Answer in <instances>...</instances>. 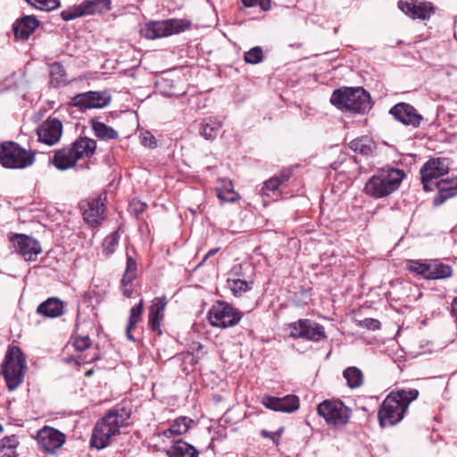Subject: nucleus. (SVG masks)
Listing matches in <instances>:
<instances>
[{
	"mask_svg": "<svg viewBox=\"0 0 457 457\" xmlns=\"http://www.w3.org/2000/svg\"><path fill=\"white\" fill-rule=\"evenodd\" d=\"M35 161V153L27 151L18 143L5 141L0 145V163L6 169H25Z\"/></svg>",
	"mask_w": 457,
	"mask_h": 457,
	"instance_id": "nucleus-6",
	"label": "nucleus"
},
{
	"mask_svg": "<svg viewBox=\"0 0 457 457\" xmlns=\"http://www.w3.org/2000/svg\"><path fill=\"white\" fill-rule=\"evenodd\" d=\"M419 391L415 388L402 389L391 393L383 401L378 412L379 425L382 428L399 423L409 408L410 403L417 399Z\"/></svg>",
	"mask_w": 457,
	"mask_h": 457,
	"instance_id": "nucleus-2",
	"label": "nucleus"
},
{
	"mask_svg": "<svg viewBox=\"0 0 457 457\" xmlns=\"http://www.w3.org/2000/svg\"><path fill=\"white\" fill-rule=\"evenodd\" d=\"M111 94L104 91H87L76 95L71 98L72 106L80 111L87 109H103L110 104Z\"/></svg>",
	"mask_w": 457,
	"mask_h": 457,
	"instance_id": "nucleus-13",
	"label": "nucleus"
},
{
	"mask_svg": "<svg viewBox=\"0 0 457 457\" xmlns=\"http://www.w3.org/2000/svg\"><path fill=\"white\" fill-rule=\"evenodd\" d=\"M139 139L141 145L145 147H149L152 149L157 147V141L154 136L147 130L140 133Z\"/></svg>",
	"mask_w": 457,
	"mask_h": 457,
	"instance_id": "nucleus-45",
	"label": "nucleus"
},
{
	"mask_svg": "<svg viewBox=\"0 0 457 457\" xmlns=\"http://www.w3.org/2000/svg\"><path fill=\"white\" fill-rule=\"evenodd\" d=\"M11 241L16 252L22 255L26 261H36L42 251L39 242L25 234H15L11 237Z\"/></svg>",
	"mask_w": 457,
	"mask_h": 457,
	"instance_id": "nucleus-16",
	"label": "nucleus"
},
{
	"mask_svg": "<svg viewBox=\"0 0 457 457\" xmlns=\"http://www.w3.org/2000/svg\"><path fill=\"white\" fill-rule=\"evenodd\" d=\"M449 171L448 162L444 158H433L428 160L420 168V180L423 189L432 191L437 180Z\"/></svg>",
	"mask_w": 457,
	"mask_h": 457,
	"instance_id": "nucleus-11",
	"label": "nucleus"
},
{
	"mask_svg": "<svg viewBox=\"0 0 457 457\" xmlns=\"http://www.w3.org/2000/svg\"><path fill=\"white\" fill-rule=\"evenodd\" d=\"M272 434H274V432H270V431H268V430H266V429H262V430L261 431V436H262V437L270 438V439H271V440H272Z\"/></svg>",
	"mask_w": 457,
	"mask_h": 457,
	"instance_id": "nucleus-55",
	"label": "nucleus"
},
{
	"mask_svg": "<svg viewBox=\"0 0 457 457\" xmlns=\"http://www.w3.org/2000/svg\"><path fill=\"white\" fill-rule=\"evenodd\" d=\"M243 315L244 313L232 304L217 301L208 311L207 318L212 327L227 328L238 324Z\"/></svg>",
	"mask_w": 457,
	"mask_h": 457,
	"instance_id": "nucleus-8",
	"label": "nucleus"
},
{
	"mask_svg": "<svg viewBox=\"0 0 457 457\" xmlns=\"http://www.w3.org/2000/svg\"><path fill=\"white\" fill-rule=\"evenodd\" d=\"M111 9V0H84L79 4L62 11L60 15L64 21H70L87 15L101 14Z\"/></svg>",
	"mask_w": 457,
	"mask_h": 457,
	"instance_id": "nucleus-10",
	"label": "nucleus"
},
{
	"mask_svg": "<svg viewBox=\"0 0 457 457\" xmlns=\"http://www.w3.org/2000/svg\"><path fill=\"white\" fill-rule=\"evenodd\" d=\"M227 283L235 296H240L251 288L247 281L240 278H228Z\"/></svg>",
	"mask_w": 457,
	"mask_h": 457,
	"instance_id": "nucleus-40",
	"label": "nucleus"
},
{
	"mask_svg": "<svg viewBox=\"0 0 457 457\" xmlns=\"http://www.w3.org/2000/svg\"><path fill=\"white\" fill-rule=\"evenodd\" d=\"M93 374V370H90L86 372V376H91Z\"/></svg>",
	"mask_w": 457,
	"mask_h": 457,
	"instance_id": "nucleus-56",
	"label": "nucleus"
},
{
	"mask_svg": "<svg viewBox=\"0 0 457 457\" xmlns=\"http://www.w3.org/2000/svg\"><path fill=\"white\" fill-rule=\"evenodd\" d=\"M73 346L79 352H83L91 346V340L88 336H80L74 338Z\"/></svg>",
	"mask_w": 457,
	"mask_h": 457,
	"instance_id": "nucleus-46",
	"label": "nucleus"
},
{
	"mask_svg": "<svg viewBox=\"0 0 457 457\" xmlns=\"http://www.w3.org/2000/svg\"><path fill=\"white\" fill-rule=\"evenodd\" d=\"M190 25V21L185 19L151 21L140 29L139 33L145 38L156 39L183 32Z\"/></svg>",
	"mask_w": 457,
	"mask_h": 457,
	"instance_id": "nucleus-7",
	"label": "nucleus"
},
{
	"mask_svg": "<svg viewBox=\"0 0 457 457\" xmlns=\"http://www.w3.org/2000/svg\"><path fill=\"white\" fill-rule=\"evenodd\" d=\"M20 445L15 435L0 439V457H18L17 448Z\"/></svg>",
	"mask_w": 457,
	"mask_h": 457,
	"instance_id": "nucleus-33",
	"label": "nucleus"
},
{
	"mask_svg": "<svg viewBox=\"0 0 457 457\" xmlns=\"http://www.w3.org/2000/svg\"><path fill=\"white\" fill-rule=\"evenodd\" d=\"M263 59V52L261 46H254L245 53L244 60L246 63L257 64Z\"/></svg>",
	"mask_w": 457,
	"mask_h": 457,
	"instance_id": "nucleus-42",
	"label": "nucleus"
},
{
	"mask_svg": "<svg viewBox=\"0 0 457 457\" xmlns=\"http://www.w3.org/2000/svg\"><path fill=\"white\" fill-rule=\"evenodd\" d=\"M3 428H2V425L0 424V432L2 431Z\"/></svg>",
	"mask_w": 457,
	"mask_h": 457,
	"instance_id": "nucleus-57",
	"label": "nucleus"
},
{
	"mask_svg": "<svg viewBox=\"0 0 457 457\" xmlns=\"http://www.w3.org/2000/svg\"><path fill=\"white\" fill-rule=\"evenodd\" d=\"M281 185L279 180L274 176L264 182L262 192L266 196L278 195V190Z\"/></svg>",
	"mask_w": 457,
	"mask_h": 457,
	"instance_id": "nucleus-43",
	"label": "nucleus"
},
{
	"mask_svg": "<svg viewBox=\"0 0 457 457\" xmlns=\"http://www.w3.org/2000/svg\"><path fill=\"white\" fill-rule=\"evenodd\" d=\"M147 205L145 203L136 198L133 199L129 205V212L137 217L143 213Z\"/></svg>",
	"mask_w": 457,
	"mask_h": 457,
	"instance_id": "nucleus-47",
	"label": "nucleus"
},
{
	"mask_svg": "<svg viewBox=\"0 0 457 457\" xmlns=\"http://www.w3.org/2000/svg\"><path fill=\"white\" fill-rule=\"evenodd\" d=\"M349 147L363 156H370L376 149V143L369 137H361L352 140Z\"/></svg>",
	"mask_w": 457,
	"mask_h": 457,
	"instance_id": "nucleus-28",
	"label": "nucleus"
},
{
	"mask_svg": "<svg viewBox=\"0 0 457 457\" xmlns=\"http://www.w3.org/2000/svg\"><path fill=\"white\" fill-rule=\"evenodd\" d=\"M120 287H121L122 295L125 297L130 298L132 296L133 290L131 288H129L128 286L122 287L121 285H120Z\"/></svg>",
	"mask_w": 457,
	"mask_h": 457,
	"instance_id": "nucleus-53",
	"label": "nucleus"
},
{
	"mask_svg": "<svg viewBox=\"0 0 457 457\" xmlns=\"http://www.w3.org/2000/svg\"><path fill=\"white\" fill-rule=\"evenodd\" d=\"M64 303L57 297H50L37 308V313L46 318H57L63 314Z\"/></svg>",
	"mask_w": 457,
	"mask_h": 457,
	"instance_id": "nucleus-24",
	"label": "nucleus"
},
{
	"mask_svg": "<svg viewBox=\"0 0 457 457\" xmlns=\"http://www.w3.org/2000/svg\"><path fill=\"white\" fill-rule=\"evenodd\" d=\"M398 8L413 20L426 21L435 12L432 3L419 0H399Z\"/></svg>",
	"mask_w": 457,
	"mask_h": 457,
	"instance_id": "nucleus-15",
	"label": "nucleus"
},
{
	"mask_svg": "<svg viewBox=\"0 0 457 457\" xmlns=\"http://www.w3.org/2000/svg\"><path fill=\"white\" fill-rule=\"evenodd\" d=\"M119 238H120V236H119L118 231H114V232L111 233L110 235H108L104 239L102 247H103V253L106 256H110L115 252L116 247L119 244Z\"/></svg>",
	"mask_w": 457,
	"mask_h": 457,
	"instance_id": "nucleus-39",
	"label": "nucleus"
},
{
	"mask_svg": "<svg viewBox=\"0 0 457 457\" xmlns=\"http://www.w3.org/2000/svg\"><path fill=\"white\" fill-rule=\"evenodd\" d=\"M74 156L77 160L90 158L96 149V141L87 137H79L72 144Z\"/></svg>",
	"mask_w": 457,
	"mask_h": 457,
	"instance_id": "nucleus-25",
	"label": "nucleus"
},
{
	"mask_svg": "<svg viewBox=\"0 0 457 457\" xmlns=\"http://www.w3.org/2000/svg\"><path fill=\"white\" fill-rule=\"evenodd\" d=\"M39 447L46 453H54L65 442V436L59 430L46 427L37 435Z\"/></svg>",
	"mask_w": 457,
	"mask_h": 457,
	"instance_id": "nucleus-19",
	"label": "nucleus"
},
{
	"mask_svg": "<svg viewBox=\"0 0 457 457\" xmlns=\"http://www.w3.org/2000/svg\"><path fill=\"white\" fill-rule=\"evenodd\" d=\"M221 122L212 117L206 118L201 123L200 134L206 140L214 139L221 129Z\"/></svg>",
	"mask_w": 457,
	"mask_h": 457,
	"instance_id": "nucleus-34",
	"label": "nucleus"
},
{
	"mask_svg": "<svg viewBox=\"0 0 457 457\" xmlns=\"http://www.w3.org/2000/svg\"><path fill=\"white\" fill-rule=\"evenodd\" d=\"M38 25L39 21L34 15H26L13 23L14 36L18 39L26 40Z\"/></svg>",
	"mask_w": 457,
	"mask_h": 457,
	"instance_id": "nucleus-22",
	"label": "nucleus"
},
{
	"mask_svg": "<svg viewBox=\"0 0 457 457\" xmlns=\"http://www.w3.org/2000/svg\"><path fill=\"white\" fill-rule=\"evenodd\" d=\"M74 151L71 144L69 146L56 150L51 162L60 170H65L75 166L78 162L77 157L74 156Z\"/></svg>",
	"mask_w": 457,
	"mask_h": 457,
	"instance_id": "nucleus-23",
	"label": "nucleus"
},
{
	"mask_svg": "<svg viewBox=\"0 0 457 457\" xmlns=\"http://www.w3.org/2000/svg\"><path fill=\"white\" fill-rule=\"evenodd\" d=\"M289 328L290 337L294 338H304L312 342L327 338L324 327L312 320L301 319L291 323Z\"/></svg>",
	"mask_w": 457,
	"mask_h": 457,
	"instance_id": "nucleus-12",
	"label": "nucleus"
},
{
	"mask_svg": "<svg viewBox=\"0 0 457 457\" xmlns=\"http://www.w3.org/2000/svg\"><path fill=\"white\" fill-rule=\"evenodd\" d=\"M165 453L167 457H198L199 452L192 445L179 439L165 450Z\"/></svg>",
	"mask_w": 457,
	"mask_h": 457,
	"instance_id": "nucleus-26",
	"label": "nucleus"
},
{
	"mask_svg": "<svg viewBox=\"0 0 457 457\" xmlns=\"http://www.w3.org/2000/svg\"><path fill=\"white\" fill-rule=\"evenodd\" d=\"M330 103L343 112L364 113L370 110V96L362 87H341L333 91Z\"/></svg>",
	"mask_w": 457,
	"mask_h": 457,
	"instance_id": "nucleus-4",
	"label": "nucleus"
},
{
	"mask_svg": "<svg viewBox=\"0 0 457 457\" xmlns=\"http://www.w3.org/2000/svg\"><path fill=\"white\" fill-rule=\"evenodd\" d=\"M429 261L422 260H407L406 270L416 276H421L423 278L428 279L429 271Z\"/></svg>",
	"mask_w": 457,
	"mask_h": 457,
	"instance_id": "nucleus-36",
	"label": "nucleus"
},
{
	"mask_svg": "<svg viewBox=\"0 0 457 457\" xmlns=\"http://www.w3.org/2000/svg\"><path fill=\"white\" fill-rule=\"evenodd\" d=\"M389 113L397 121L412 128H419L423 120V116L418 112L416 108L404 102L398 103L391 107Z\"/></svg>",
	"mask_w": 457,
	"mask_h": 457,
	"instance_id": "nucleus-17",
	"label": "nucleus"
},
{
	"mask_svg": "<svg viewBox=\"0 0 457 457\" xmlns=\"http://www.w3.org/2000/svg\"><path fill=\"white\" fill-rule=\"evenodd\" d=\"M219 251H220V247H216V248H212V249L209 250V251L207 252V253L204 255V259H203L202 262L200 263V265H201L204 262H205L208 258H210L211 256L215 255Z\"/></svg>",
	"mask_w": 457,
	"mask_h": 457,
	"instance_id": "nucleus-51",
	"label": "nucleus"
},
{
	"mask_svg": "<svg viewBox=\"0 0 457 457\" xmlns=\"http://www.w3.org/2000/svg\"><path fill=\"white\" fill-rule=\"evenodd\" d=\"M428 280L445 279L453 276V268L445 263L429 261Z\"/></svg>",
	"mask_w": 457,
	"mask_h": 457,
	"instance_id": "nucleus-31",
	"label": "nucleus"
},
{
	"mask_svg": "<svg viewBox=\"0 0 457 457\" xmlns=\"http://www.w3.org/2000/svg\"><path fill=\"white\" fill-rule=\"evenodd\" d=\"M405 176L402 169L390 166L381 168L366 182L364 192L376 199L388 196L399 188Z\"/></svg>",
	"mask_w": 457,
	"mask_h": 457,
	"instance_id": "nucleus-3",
	"label": "nucleus"
},
{
	"mask_svg": "<svg viewBox=\"0 0 457 457\" xmlns=\"http://www.w3.org/2000/svg\"><path fill=\"white\" fill-rule=\"evenodd\" d=\"M167 305L166 296L156 297L153 301L149 308L148 314V324L150 328L157 332L159 335L162 334L161 330V320L163 318V312Z\"/></svg>",
	"mask_w": 457,
	"mask_h": 457,
	"instance_id": "nucleus-21",
	"label": "nucleus"
},
{
	"mask_svg": "<svg viewBox=\"0 0 457 457\" xmlns=\"http://www.w3.org/2000/svg\"><path fill=\"white\" fill-rule=\"evenodd\" d=\"M283 432H284V428L281 427L277 431H275L274 434H272V442L276 445H278L279 444V437Z\"/></svg>",
	"mask_w": 457,
	"mask_h": 457,
	"instance_id": "nucleus-50",
	"label": "nucleus"
},
{
	"mask_svg": "<svg viewBox=\"0 0 457 457\" xmlns=\"http://www.w3.org/2000/svg\"><path fill=\"white\" fill-rule=\"evenodd\" d=\"M241 270H242L241 264L235 265L230 270V275L241 276V274H242Z\"/></svg>",
	"mask_w": 457,
	"mask_h": 457,
	"instance_id": "nucleus-52",
	"label": "nucleus"
},
{
	"mask_svg": "<svg viewBox=\"0 0 457 457\" xmlns=\"http://www.w3.org/2000/svg\"><path fill=\"white\" fill-rule=\"evenodd\" d=\"M105 195H99L96 197L80 201L79 207L82 212L85 222L92 227L97 226L104 219Z\"/></svg>",
	"mask_w": 457,
	"mask_h": 457,
	"instance_id": "nucleus-14",
	"label": "nucleus"
},
{
	"mask_svg": "<svg viewBox=\"0 0 457 457\" xmlns=\"http://www.w3.org/2000/svg\"><path fill=\"white\" fill-rule=\"evenodd\" d=\"M217 197L221 202L234 203L239 195L234 191L233 183L229 179H222L220 185L216 188Z\"/></svg>",
	"mask_w": 457,
	"mask_h": 457,
	"instance_id": "nucleus-32",
	"label": "nucleus"
},
{
	"mask_svg": "<svg viewBox=\"0 0 457 457\" xmlns=\"http://www.w3.org/2000/svg\"><path fill=\"white\" fill-rule=\"evenodd\" d=\"M143 312V300L141 299L139 303L135 305L130 310L129 318V328H134L137 323L140 320Z\"/></svg>",
	"mask_w": 457,
	"mask_h": 457,
	"instance_id": "nucleus-44",
	"label": "nucleus"
},
{
	"mask_svg": "<svg viewBox=\"0 0 457 457\" xmlns=\"http://www.w3.org/2000/svg\"><path fill=\"white\" fill-rule=\"evenodd\" d=\"M343 377L345 378L347 386L352 389L361 386L364 381L362 371L354 366L346 368L343 371Z\"/></svg>",
	"mask_w": 457,
	"mask_h": 457,
	"instance_id": "nucleus-35",
	"label": "nucleus"
},
{
	"mask_svg": "<svg viewBox=\"0 0 457 457\" xmlns=\"http://www.w3.org/2000/svg\"><path fill=\"white\" fill-rule=\"evenodd\" d=\"M29 4L41 11H52L60 6V0H26Z\"/></svg>",
	"mask_w": 457,
	"mask_h": 457,
	"instance_id": "nucleus-41",
	"label": "nucleus"
},
{
	"mask_svg": "<svg viewBox=\"0 0 457 457\" xmlns=\"http://www.w3.org/2000/svg\"><path fill=\"white\" fill-rule=\"evenodd\" d=\"M137 264L136 260L127 254L126 270L121 278V286L126 287L131 285L134 279L137 278Z\"/></svg>",
	"mask_w": 457,
	"mask_h": 457,
	"instance_id": "nucleus-38",
	"label": "nucleus"
},
{
	"mask_svg": "<svg viewBox=\"0 0 457 457\" xmlns=\"http://www.w3.org/2000/svg\"><path fill=\"white\" fill-rule=\"evenodd\" d=\"M62 133V123L57 118L49 117L37 129L38 141L53 145L56 144Z\"/></svg>",
	"mask_w": 457,
	"mask_h": 457,
	"instance_id": "nucleus-20",
	"label": "nucleus"
},
{
	"mask_svg": "<svg viewBox=\"0 0 457 457\" xmlns=\"http://www.w3.org/2000/svg\"><path fill=\"white\" fill-rule=\"evenodd\" d=\"M131 411L124 406H115L99 420L93 430L90 445L97 450L106 448L112 438L120 435V429L130 418Z\"/></svg>",
	"mask_w": 457,
	"mask_h": 457,
	"instance_id": "nucleus-1",
	"label": "nucleus"
},
{
	"mask_svg": "<svg viewBox=\"0 0 457 457\" xmlns=\"http://www.w3.org/2000/svg\"><path fill=\"white\" fill-rule=\"evenodd\" d=\"M293 173V168L284 169L278 176H275L281 184H284L289 180Z\"/></svg>",
	"mask_w": 457,
	"mask_h": 457,
	"instance_id": "nucleus-49",
	"label": "nucleus"
},
{
	"mask_svg": "<svg viewBox=\"0 0 457 457\" xmlns=\"http://www.w3.org/2000/svg\"><path fill=\"white\" fill-rule=\"evenodd\" d=\"M261 403L267 409L287 413L294 412L300 407L299 397L295 395H287L284 397L265 395L262 396Z\"/></svg>",
	"mask_w": 457,
	"mask_h": 457,
	"instance_id": "nucleus-18",
	"label": "nucleus"
},
{
	"mask_svg": "<svg viewBox=\"0 0 457 457\" xmlns=\"http://www.w3.org/2000/svg\"><path fill=\"white\" fill-rule=\"evenodd\" d=\"M90 123L94 135L99 139L108 141L119 138V133L113 128L106 125L105 123L99 121L96 119H92Z\"/></svg>",
	"mask_w": 457,
	"mask_h": 457,
	"instance_id": "nucleus-29",
	"label": "nucleus"
},
{
	"mask_svg": "<svg viewBox=\"0 0 457 457\" xmlns=\"http://www.w3.org/2000/svg\"><path fill=\"white\" fill-rule=\"evenodd\" d=\"M193 422V420L187 417H179L172 421L169 428L164 429L160 433V436L166 438L181 436L188 431Z\"/></svg>",
	"mask_w": 457,
	"mask_h": 457,
	"instance_id": "nucleus-27",
	"label": "nucleus"
},
{
	"mask_svg": "<svg viewBox=\"0 0 457 457\" xmlns=\"http://www.w3.org/2000/svg\"><path fill=\"white\" fill-rule=\"evenodd\" d=\"M132 329H133V328H129V324H128V326H127V328H126V337H127V338H128L129 340H130V341L134 342V341H135V338H134V337H133V336H132V334H131V330H132Z\"/></svg>",
	"mask_w": 457,
	"mask_h": 457,
	"instance_id": "nucleus-54",
	"label": "nucleus"
},
{
	"mask_svg": "<svg viewBox=\"0 0 457 457\" xmlns=\"http://www.w3.org/2000/svg\"><path fill=\"white\" fill-rule=\"evenodd\" d=\"M449 184V181L441 179L436 183L439 195L434 198V204L440 205L445 203L448 198L457 195V182H452L449 187L445 185Z\"/></svg>",
	"mask_w": 457,
	"mask_h": 457,
	"instance_id": "nucleus-30",
	"label": "nucleus"
},
{
	"mask_svg": "<svg viewBox=\"0 0 457 457\" xmlns=\"http://www.w3.org/2000/svg\"><path fill=\"white\" fill-rule=\"evenodd\" d=\"M27 370L26 358L18 346H12L3 364L2 373L10 391L15 390L24 380Z\"/></svg>",
	"mask_w": 457,
	"mask_h": 457,
	"instance_id": "nucleus-5",
	"label": "nucleus"
},
{
	"mask_svg": "<svg viewBox=\"0 0 457 457\" xmlns=\"http://www.w3.org/2000/svg\"><path fill=\"white\" fill-rule=\"evenodd\" d=\"M361 326L370 330H377L380 328L381 323L378 320L367 318L361 321Z\"/></svg>",
	"mask_w": 457,
	"mask_h": 457,
	"instance_id": "nucleus-48",
	"label": "nucleus"
},
{
	"mask_svg": "<svg viewBox=\"0 0 457 457\" xmlns=\"http://www.w3.org/2000/svg\"><path fill=\"white\" fill-rule=\"evenodd\" d=\"M318 414L327 424L335 428L345 426L351 417V410L341 400H324L317 407Z\"/></svg>",
	"mask_w": 457,
	"mask_h": 457,
	"instance_id": "nucleus-9",
	"label": "nucleus"
},
{
	"mask_svg": "<svg viewBox=\"0 0 457 457\" xmlns=\"http://www.w3.org/2000/svg\"><path fill=\"white\" fill-rule=\"evenodd\" d=\"M66 71L60 62H54L50 65V85L53 87H59L65 84Z\"/></svg>",
	"mask_w": 457,
	"mask_h": 457,
	"instance_id": "nucleus-37",
	"label": "nucleus"
}]
</instances>
